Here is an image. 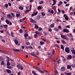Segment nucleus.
<instances>
[{
    "mask_svg": "<svg viewBox=\"0 0 75 75\" xmlns=\"http://www.w3.org/2000/svg\"><path fill=\"white\" fill-rule=\"evenodd\" d=\"M60 35L61 38H64L66 40H69V38H68V37L66 36V35H62V34H60Z\"/></svg>",
    "mask_w": 75,
    "mask_h": 75,
    "instance_id": "nucleus-1",
    "label": "nucleus"
},
{
    "mask_svg": "<svg viewBox=\"0 0 75 75\" xmlns=\"http://www.w3.org/2000/svg\"><path fill=\"white\" fill-rule=\"evenodd\" d=\"M17 67L18 68V69H21V70L23 69V66L20 64H18L16 65Z\"/></svg>",
    "mask_w": 75,
    "mask_h": 75,
    "instance_id": "nucleus-2",
    "label": "nucleus"
},
{
    "mask_svg": "<svg viewBox=\"0 0 75 75\" xmlns=\"http://www.w3.org/2000/svg\"><path fill=\"white\" fill-rule=\"evenodd\" d=\"M65 52L67 53H69V47H66Z\"/></svg>",
    "mask_w": 75,
    "mask_h": 75,
    "instance_id": "nucleus-3",
    "label": "nucleus"
},
{
    "mask_svg": "<svg viewBox=\"0 0 75 75\" xmlns=\"http://www.w3.org/2000/svg\"><path fill=\"white\" fill-rule=\"evenodd\" d=\"M63 32L64 33H69V30L67 29H64L63 30Z\"/></svg>",
    "mask_w": 75,
    "mask_h": 75,
    "instance_id": "nucleus-4",
    "label": "nucleus"
},
{
    "mask_svg": "<svg viewBox=\"0 0 75 75\" xmlns=\"http://www.w3.org/2000/svg\"><path fill=\"white\" fill-rule=\"evenodd\" d=\"M72 59V56L71 55H68V57H67V59L69 60V59Z\"/></svg>",
    "mask_w": 75,
    "mask_h": 75,
    "instance_id": "nucleus-5",
    "label": "nucleus"
},
{
    "mask_svg": "<svg viewBox=\"0 0 75 75\" xmlns=\"http://www.w3.org/2000/svg\"><path fill=\"white\" fill-rule=\"evenodd\" d=\"M30 21L31 22V23H36V21H35L33 20L32 18L30 19Z\"/></svg>",
    "mask_w": 75,
    "mask_h": 75,
    "instance_id": "nucleus-6",
    "label": "nucleus"
},
{
    "mask_svg": "<svg viewBox=\"0 0 75 75\" xmlns=\"http://www.w3.org/2000/svg\"><path fill=\"white\" fill-rule=\"evenodd\" d=\"M7 17L9 19H11L12 18V16L10 14H8L7 15Z\"/></svg>",
    "mask_w": 75,
    "mask_h": 75,
    "instance_id": "nucleus-7",
    "label": "nucleus"
},
{
    "mask_svg": "<svg viewBox=\"0 0 75 75\" xmlns=\"http://www.w3.org/2000/svg\"><path fill=\"white\" fill-rule=\"evenodd\" d=\"M29 55H31L32 56H33V57H36V58H37L38 57L36 55L33 54V53H30L29 54Z\"/></svg>",
    "mask_w": 75,
    "mask_h": 75,
    "instance_id": "nucleus-8",
    "label": "nucleus"
},
{
    "mask_svg": "<svg viewBox=\"0 0 75 75\" xmlns=\"http://www.w3.org/2000/svg\"><path fill=\"white\" fill-rule=\"evenodd\" d=\"M6 71L7 72L8 74H11V71H10L9 69H6Z\"/></svg>",
    "mask_w": 75,
    "mask_h": 75,
    "instance_id": "nucleus-9",
    "label": "nucleus"
},
{
    "mask_svg": "<svg viewBox=\"0 0 75 75\" xmlns=\"http://www.w3.org/2000/svg\"><path fill=\"white\" fill-rule=\"evenodd\" d=\"M1 52H2V53H4V54H8V53L7 52H6L4 51V50H2Z\"/></svg>",
    "mask_w": 75,
    "mask_h": 75,
    "instance_id": "nucleus-10",
    "label": "nucleus"
},
{
    "mask_svg": "<svg viewBox=\"0 0 75 75\" xmlns=\"http://www.w3.org/2000/svg\"><path fill=\"white\" fill-rule=\"evenodd\" d=\"M61 70L62 71H65V68L64 67L61 68Z\"/></svg>",
    "mask_w": 75,
    "mask_h": 75,
    "instance_id": "nucleus-11",
    "label": "nucleus"
},
{
    "mask_svg": "<svg viewBox=\"0 0 75 75\" xmlns=\"http://www.w3.org/2000/svg\"><path fill=\"white\" fill-rule=\"evenodd\" d=\"M14 41L16 45H17V44H18V40H15Z\"/></svg>",
    "mask_w": 75,
    "mask_h": 75,
    "instance_id": "nucleus-12",
    "label": "nucleus"
},
{
    "mask_svg": "<svg viewBox=\"0 0 75 75\" xmlns=\"http://www.w3.org/2000/svg\"><path fill=\"white\" fill-rule=\"evenodd\" d=\"M61 4H62V1H60L59 2V4H58V6H61Z\"/></svg>",
    "mask_w": 75,
    "mask_h": 75,
    "instance_id": "nucleus-13",
    "label": "nucleus"
},
{
    "mask_svg": "<svg viewBox=\"0 0 75 75\" xmlns=\"http://www.w3.org/2000/svg\"><path fill=\"white\" fill-rule=\"evenodd\" d=\"M54 23H53L50 25L51 28H54Z\"/></svg>",
    "mask_w": 75,
    "mask_h": 75,
    "instance_id": "nucleus-14",
    "label": "nucleus"
},
{
    "mask_svg": "<svg viewBox=\"0 0 75 75\" xmlns=\"http://www.w3.org/2000/svg\"><path fill=\"white\" fill-rule=\"evenodd\" d=\"M5 21L8 24H10V22L8 20L6 19Z\"/></svg>",
    "mask_w": 75,
    "mask_h": 75,
    "instance_id": "nucleus-15",
    "label": "nucleus"
},
{
    "mask_svg": "<svg viewBox=\"0 0 75 75\" xmlns=\"http://www.w3.org/2000/svg\"><path fill=\"white\" fill-rule=\"evenodd\" d=\"M16 16V17H19L20 16V13H17Z\"/></svg>",
    "mask_w": 75,
    "mask_h": 75,
    "instance_id": "nucleus-16",
    "label": "nucleus"
},
{
    "mask_svg": "<svg viewBox=\"0 0 75 75\" xmlns=\"http://www.w3.org/2000/svg\"><path fill=\"white\" fill-rule=\"evenodd\" d=\"M42 8V6H40L38 7V10H40Z\"/></svg>",
    "mask_w": 75,
    "mask_h": 75,
    "instance_id": "nucleus-17",
    "label": "nucleus"
},
{
    "mask_svg": "<svg viewBox=\"0 0 75 75\" xmlns=\"http://www.w3.org/2000/svg\"><path fill=\"white\" fill-rule=\"evenodd\" d=\"M65 74H66L67 75H72V74L71 73H67L66 72H65Z\"/></svg>",
    "mask_w": 75,
    "mask_h": 75,
    "instance_id": "nucleus-18",
    "label": "nucleus"
},
{
    "mask_svg": "<svg viewBox=\"0 0 75 75\" xmlns=\"http://www.w3.org/2000/svg\"><path fill=\"white\" fill-rule=\"evenodd\" d=\"M61 42L63 44H66V42L64 41V40H61Z\"/></svg>",
    "mask_w": 75,
    "mask_h": 75,
    "instance_id": "nucleus-19",
    "label": "nucleus"
},
{
    "mask_svg": "<svg viewBox=\"0 0 75 75\" xmlns=\"http://www.w3.org/2000/svg\"><path fill=\"white\" fill-rule=\"evenodd\" d=\"M67 68L68 69H70V68H71V66L69 65H67Z\"/></svg>",
    "mask_w": 75,
    "mask_h": 75,
    "instance_id": "nucleus-20",
    "label": "nucleus"
},
{
    "mask_svg": "<svg viewBox=\"0 0 75 75\" xmlns=\"http://www.w3.org/2000/svg\"><path fill=\"white\" fill-rule=\"evenodd\" d=\"M13 50L14 51H16V52L17 51H20V50L18 49H13Z\"/></svg>",
    "mask_w": 75,
    "mask_h": 75,
    "instance_id": "nucleus-21",
    "label": "nucleus"
},
{
    "mask_svg": "<svg viewBox=\"0 0 75 75\" xmlns=\"http://www.w3.org/2000/svg\"><path fill=\"white\" fill-rule=\"evenodd\" d=\"M32 73H33V74L34 75H38L37 74V73H35V71H32Z\"/></svg>",
    "mask_w": 75,
    "mask_h": 75,
    "instance_id": "nucleus-22",
    "label": "nucleus"
},
{
    "mask_svg": "<svg viewBox=\"0 0 75 75\" xmlns=\"http://www.w3.org/2000/svg\"><path fill=\"white\" fill-rule=\"evenodd\" d=\"M35 34H37L38 35H40V33L38 31H36L35 32Z\"/></svg>",
    "mask_w": 75,
    "mask_h": 75,
    "instance_id": "nucleus-23",
    "label": "nucleus"
},
{
    "mask_svg": "<svg viewBox=\"0 0 75 75\" xmlns=\"http://www.w3.org/2000/svg\"><path fill=\"white\" fill-rule=\"evenodd\" d=\"M11 14L12 15V17H15V16H14V13H13L12 12L11 13Z\"/></svg>",
    "mask_w": 75,
    "mask_h": 75,
    "instance_id": "nucleus-24",
    "label": "nucleus"
},
{
    "mask_svg": "<svg viewBox=\"0 0 75 75\" xmlns=\"http://www.w3.org/2000/svg\"><path fill=\"white\" fill-rule=\"evenodd\" d=\"M19 9H20V10H23V6H20L19 7Z\"/></svg>",
    "mask_w": 75,
    "mask_h": 75,
    "instance_id": "nucleus-25",
    "label": "nucleus"
},
{
    "mask_svg": "<svg viewBox=\"0 0 75 75\" xmlns=\"http://www.w3.org/2000/svg\"><path fill=\"white\" fill-rule=\"evenodd\" d=\"M36 69H37V70H38V71H40V69L38 67H34Z\"/></svg>",
    "mask_w": 75,
    "mask_h": 75,
    "instance_id": "nucleus-26",
    "label": "nucleus"
},
{
    "mask_svg": "<svg viewBox=\"0 0 75 75\" xmlns=\"http://www.w3.org/2000/svg\"><path fill=\"white\" fill-rule=\"evenodd\" d=\"M3 26L4 28H7V27H8V26L6 25H3Z\"/></svg>",
    "mask_w": 75,
    "mask_h": 75,
    "instance_id": "nucleus-27",
    "label": "nucleus"
},
{
    "mask_svg": "<svg viewBox=\"0 0 75 75\" xmlns=\"http://www.w3.org/2000/svg\"><path fill=\"white\" fill-rule=\"evenodd\" d=\"M35 28L36 29H38V28H39V27L38 26H37V25H36L35 26Z\"/></svg>",
    "mask_w": 75,
    "mask_h": 75,
    "instance_id": "nucleus-28",
    "label": "nucleus"
},
{
    "mask_svg": "<svg viewBox=\"0 0 75 75\" xmlns=\"http://www.w3.org/2000/svg\"><path fill=\"white\" fill-rule=\"evenodd\" d=\"M40 44H41V45H43V44H44V42L43 41H42V42H40Z\"/></svg>",
    "mask_w": 75,
    "mask_h": 75,
    "instance_id": "nucleus-29",
    "label": "nucleus"
},
{
    "mask_svg": "<svg viewBox=\"0 0 75 75\" xmlns=\"http://www.w3.org/2000/svg\"><path fill=\"white\" fill-rule=\"evenodd\" d=\"M44 3V1H41V2H39V4H41L43 3Z\"/></svg>",
    "mask_w": 75,
    "mask_h": 75,
    "instance_id": "nucleus-30",
    "label": "nucleus"
},
{
    "mask_svg": "<svg viewBox=\"0 0 75 75\" xmlns=\"http://www.w3.org/2000/svg\"><path fill=\"white\" fill-rule=\"evenodd\" d=\"M65 18L66 20H68V19H69L68 17L67 16H66L65 17Z\"/></svg>",
    "mask_w": 75,
    "mask_h": 75,
    "instance_id": "nucleus-31",
    "label": "nucleus"
},
{
    "mask_svg": "<svg viewBox=\"0 0 75 75\" xmlns=\"http://www.w3.org/2000/svg\"><path fill=\"white\" fill-rule=\"evenodd\" d=\"M25 37H27L28 36V34H25V35H24Z\"/></svg>",
    "mask_w": 75,
    "mask_h": 75,
    "instance_id": "nucleus-32",
    "label": "nucleus"
},
{
    "mask_svg": "<svg viewBox=\"0 0 75 75\" xmlns=\"http://www.w3.org/2000/svg\"><path fill=\"white\" fill-rule=\"evenodd\" d=\"M61 49H62V50H64V47L63 45H61Z\"/></svg>",
    "mask_w": 75,
    "mask_h": 75,
    "instance_id": "nucleus-33",
    "label": "nucleus"
},
{
    "mask_svg": "<svg viewBox=\"0 0 75 75\" xmlns=\"http://www.w3.org/2000/svg\"><path fill=\"white\" fill-rule=\"evenodd\" d=\"M54 30L55 31H59V30H58V29L57 28H55Z\"/></svg>",
    "mask_w": 75,
    "mask_h": 75,
    "instance_id": "nucleus-34",
    "label": "nucleus"
},
{
    "mask_svg": "<svg viewBox=\"0 0 75 75\" xmlns=\"http://www.w3.org/2000/svg\"><path fill=\"white\" fill-rule=\"evenodd\" d=\"M11 36L12 37H14V35L13 34V32H11Z\"/></svg>",
    "mask_w": 75,
    "mask_h": 75,
    "instance_id": "nucleus-35",
    "label": "nucleus"
},
{
    "mask_svg": "<svg viewBox=\"0 0 75 75\" xmlns=\"http://www.w3.org/2000/svg\"><path fill=\"white\" fill-rule=\"evenodd\" d=\"M4 6L6 8H7L8 7V4H6L4 5Z\"/></svg>",
    "mask_w": 75,
    "mask_h": 75,
    "instance_id": "nucleus-36",
    "label": "nucleus"
},
{
    "mask_svg": "<svg viewBox=\"0 0 75 75\" xmlns=\"http://www.w3.org/2000/svg\"><path fill=\"white\" fill-rule=\"evenodd\" d=\"M1 20L2 21H4L5 20V18H4V17H2L1 18Z\"/></svg>",
    "mask_w": 75,
    "mask_h": 75,
    "instance_id": "nucleus-37",
    "label": "nucleus"
},
{
    "mask_svg": "<svg viewBox=\"0 0 75 75\" xmlns=\"http://www.w3.org/2000/svg\"><path fill=\"white\" fill-rule=\"evenodd\" d=\"M54 73L55 74V75H56L57 74H58V71L56 70L54 71Z\"/></svg>",
    "mask_w": 75,
    "mask_h": 75,
    "instance_id": "nucleus-38",
    "label": "nucleus"
},
{
    "mask_svg": "<svg viewBox=\"0 0 75 75\" xmlns=\"http://www.w3.org/2000/svg\"><path fill=\"white\" fill-rule=\"evenodd\" d=\"M1 65H4V61H2L1 62Z\"/></svg>",
    "mask_w": 75,
    "mask_h": 75,
    "instance_id": "nucleus-39",
    "label": "nucleus"
},
{
    "mask_svg": "<svg viewBox=\"0 0 75 75\" xmlns=\"http://www.w3.org/2000/svg\"><path fill=\"white\" fill-rule=\"evenodd\" d=\"M37 36L38 37V35H37V34H35L34 35V37H35V38H36Z\"/></svg>",
    "mask_w": 75,
    "mask_h": 75,
    "instance_id": "nucleus-40",
    "label": "nucleus"
},
{
    "mask_svg": "<svg viewBox=\"0 0 75 75\" xmlns=\"http://www.w3.org/2000/svg\"><path fill=\"white\" fill-rule=\"evenodd\" d=\"M33 14L35 15V16H36L37 14H38V12H36L35 13L34 12H33Z\"/></svg>",
    "mask_w": 75,
    "mask_h": 75,
    "instance_id": "nucleus-41",
    "label": "nucleus"
},
{
    "mask_svg": "<svg viewBox=\"0 0 75 75\" xmlns=\"http://www.w3.org/2000/svg\"><path fill=\"white\" fill-rule=\"evenodd\" d=\"M70 40L71 41H74V39L73 38H70Z\"/></svg>",
    "mask_w": 75,
    "mask_h": 75,
    "instance_id": "nucleus-42",
    "label": "nucleus"
},
{
    "mask_svg": "<svg viewBox=\"0 0 75 75\" xmlns=\"http://www.w3.org/2000/svg\"><path fill=\"white\" fill-rule=\"evenodd\" d=\"M28 47H29V48H30V49H33V47L31 46H28Z\"/></svg>",
    "mask_w": 75,
    "mask_h": 75,
    "instance_id": "nucleus-43",
    "label": "nucleus"
},
{
    "mask_svg": "<svg viewBox=\"0 0 75 75\" xmlns=\"http://www.w3.org/2000/svg\"><path fill=\"white\" fill-rule=\"evenodd\" d=\"M41 14L43 16H45V13L44 12H42L41 13Z\"/></svg>",
    "mask_w": 75,
    "mask_h": 75,
    "instance_id": "nucleus-44",
    "label": "nucleus"
},
{
    "mask_svg": "<svg viewBox=\"0 0 75 75\" xmlns=\"http://www.w3.org/2000/svg\"><path fill=\"white\" fill-rule=\"evenodd\" d=\"M41 30H42V28H39V29L38 30V31H41Z\"/></svg>",
    "mask_w": 75,
    "mask_h": 75,
    "instance_id": "nucleus-45",
    "label": "nucleus"
},
{
    "mask_svg": "<svg viewBox=\"0 0 75 75\" xmlns=\"http://www.w3.org/2000/svg\"><path fill=\"white\" fill-rule=\"evenodd\" d=\"M71 66H72V67H74L75 68V64H72L71 65Z\"/></svg>",
    "mask_w": 75,
    "mask_h": 75,
    "instance_id": "nucleus-46",
    "label": "nucleus"
},
{
    "mask_svg": "<svg viewBox=\"0 0 75 75\" xmlns=\"http://www.w3.org/2000/svg\"><path fill=\"white\" fill-rule=\"evenodd\" d=\"M19 31H20V33H23V30H22V29H20L19 30Z\"/></svg>",
    "mask_w": 75,
    "mask_h": 75,
    "instance_id": "nucleus-47",
    "label": "nucleus"
},
{
    "mask_svg": "<svg viewBox=\"0 0 75 75\" xmlns=\"http://www.w3.org/2000/svg\"><path fill=\"white\" fill-rule=\"evenodd\" d=\"M7 65L8 66L10 65V62H7Z\"/></svg>",
    "mask_w": 75,
    "mask_h": 75,
    "instance_id": "nucleus-48",
    "label": "nucleus"
},
{
    "mask_svg": "<svg viewBox=\"0 0 75 75\" xmlns=\"http://www.w3.org/2000/svg\"><path fill=\"white\" fill-rule=\"evenodd\" d=\"M72 53L75 55V50L73 51L72 52Z\"/></svg>",
    "mask_w": 75,
    "mask_h": 75,
    "instance_id": "nucleus-49",
    "label": "nucleus"
},
{
    "mask_svg": "<svg viewBox=\"0 0 75 75\" xmlns=\"http://www.w3.org/2000/svg\"><path fill=\"white\" fill-rule=\"evenodd\" d=\"M54 53H55V50H53L52 51V54H53V55H54Z\"/></svg>",
    "mask_w": 75,
    "mask_h": 75,
    "instance_id": "nucleus-50",
    "label": "nucleus"
},
{
    "mask_svg": "<svg viewBox=\"0 0 75 75\" xmlns=\"http://www.w3.org/2000/svg\"><path fill=\"white\" fill-rule=\"evenodd\" d=\"M7 68H8V69H11V67H10L8 66H7Z\"/></svg>",
    "mask_w": 75,
    "mask_h": 75,
    "instance_id": "nucleus-51",
    "label": "nucleus"
},
{
    "mask_svg": "<svg viewBox=\"0 0 75 75\" xmlns=\"http://www.w3.org/2000/svg\"><path fill=\"white\" fill-rule=\"evenodd\" d=\"M25 13H27V12H29V10H27L25 11Z\"/></svg>",
    "mask_w": 75,
    "mask_h": 75,
    "instance_id": "nucleus-52",
    "label": "nucleus"
},
{
    "mask_svg": "<svg viewBox=\"0 0 75 75\" xmlns=\"http://www.w3.org/2000/svg\"><path fill=\"white\" fill-rule=\"evenodd\" d=\"M51 13L52 14H54V11L53 10H52L51 11Z\"/></svg>",
    "mask_w": 75,
    "mask_h": 75,
    "instance_id": "nucleus-53",
    "label": "nucleus"
},
{
    "mask_svg": "<svg viewBox=\"0 0 75 75\" xmlns=\"http://www.w3.org/2000/svg\"><path fill=\"white\" fill-rule=\"evenodd\" d=\"M1 41H2V42H6L5 40H4V39H2Z\"/></svg>",
    "mask_w": 75,
    "mask_h": 75,
    "instance_id": "nucleus-54",
    "label": "nucleus"
},
{
    "mask_svg": "<svg viewBox=\"0 0 75 75\" xmlns=\"http://www.w3.org/2000/svg\"><path fill=\"white\" fill-rule=\"evenodd\" d=\"M54 46L55 47H57V48H59V46L57 45H54Z\"/></svg>",
    "mask_w": 75,
    "mask_h": 75,
    "instance_id": "nucleus-55",
    "label": "nucleus"
},
{
    "mask_svg": "<svg viewBox=\"0 0 75 75\" xmlns=\"http://www.w3.org/2000/svg\"><path fill=\"white\" fill-rule=\"evenodd\" d=\"M7 34H8V35L9 36H10V35H10V33L8 32H7Z\"/></svg>",
    "mask_w": 75,
    "mask_h": 75,
    "instance_id": "nucleus-56",
    "label": "nucleus"
},
{
    "mask_svg": "<svg viewBox=\"0 0 75 75\" xmlns=\"http://www.w3.org/2000/svg\"><path fill=\"white\" fill-rule=\"evenodd\" d=\"M58 10L59 13H61V10H60V9H59V8L58 9Z\"/></svg>",
    "mask_w": 75,
    "mask_h": 75,
    "instance_id": "nucleus-57",
    "label": "nucleus"
},
{
    "mask_svg": "<svg viewBox=\"0 0 75 75\" xmlns=\"http://www.w3.org/2000/svg\"><path fill=\"white\" fill-rule=\"evenodd\" d=\"M32 7V5L31 4H30V9H31V7Z\"/></svg>",
    "mask_w": 75,
    "mask_h": 75,
    "instance_id": "nucleus-58",
    "label": "nucleus"
},
{
    "mask_svg": "<svg viewBox=\"0 0 75 75\" xmlns=\"http://www.w3.org/2000/svg\"><path fill=\"white\" fill-rule=\"evenodd\" d=\"M34 0H30L29 1V2L30 3H31L32 2H33Z\"/></svg>",
    "mask_w": 75,
    "mask_h": 75,
    "instance_id": "nucleus-59",
    "label": "nucleus"
},
{
    "mask_svg": "<svg viewBox=\"0 0 75 75\" xmlns=\"http://www.w3.org/2000/svg\"><path fill=\"white\" fill-rule=\"evenodd\" d=\"M39 71L40 72H41V73H44V71H42V70H39Z\"/></svg>",
    "mask_w": 75,
    "mask_h": 75,
    "instance_id": "nucleus-60",
    "label": "nucleus"
},
{
    "mask_svg": "<svg viewBox=\"0 0 75 75\" xmlns=\"http://www.w3.org/2000/svg\"><path fill=\"white\" fill-rule=\"evenodd\" d=\"M62 11L63 14H64L65 13V11L63 10H62Z\"/></svg>",
    "mask_w": 75,
    "mask_h": 75,
    "instance_id": "nucleus-61",
    "label": "nucleus"
},
{
    "mask_svg": "<svg viewBox=\"0 0 75 75\" xmlns=\"http://www.w3.org/2000/svg\"><path fill=\"white\" fill-rule=\"evenodd\" d=\"M69 4H66L65 6L68 7V6H69Z\"/></svg>",
    "mask_w": 75,
    "mask_h": 75,
    "instance_id": "nucleus-62",
    "label": "nucleus"
},
{
    "mask_svg": "<svg viewBox=\"0 0 75 75\" xmlns=\"http://www.w3.org/2000/svg\"><path fill=\"white\" fill-rule=\"evenodd\" d=\"M26 44H27V45H29L30 44V43L29 42H27L26 43Z\"/></svg>",
    "mask_w": 75,
    "mask_h": 75,
    "instance_id": "nucleus-63",
    "label": "nucleus"
},
{
    "mask_svg": "<svg viewBox=\"0 0 75 75\" xmlns=\"http://www.w3.org/2000/svg\"><path fill=\"white\" fill-rule=\"evenodd\" d=\"M28 39H31V38L30 37L28 36Z\"/></svg>",
    "mask_w": 75,
    "mask_h": 75,
    "instance_id": "nucleus-64",
    "label": "nucleus"
}]
</instances>
